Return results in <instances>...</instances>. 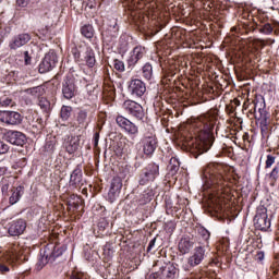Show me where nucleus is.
Wrapping results in <instances>:
<instances>
[{
    "mask_svg": "<svg viewBox=\"0 0 279 279\" xmlns=\"http://www.w3.org/2000/svg\"><path fill=\"white\" fill-rule=\"evenodd\" d=\"M72 113H73V107L71 106L61 107L60 117L62 121H69V119H71Z\"/></svg>",
    "mask_w": 279,
    "mask_h": 279,
    "instance_id": "34",
    "label": "nucleus"
},
{
    "mask_svg": "<svg viewBox=\"0 0 279 279\" xmlns=\"http://www.w3.org/2000/svg\"><path fill=\"white\" fill-rule=\"evenodd\" d=\"M213 124H204V136L201 137V142H199V149L202 151H208V149H210L213 147V143H215V136H213Z\"/></svg>",
    "mask_w": 279,
    "mask_h": 279,
    "instance_id": "9",
    "label": "nucleus"
},
{
    "mask_svg": "<svg viewBox=\"0 0 279 279\" xmlns=\"http://www.w3.org/2000/svg\"><path fill=\"white\" fill-rule=\"evenodd\" d=\"M129 93H131L133 97H143V95L147 93V86L138 78L131 80L129 84Z\"/></svg>",
    "mask_w": 279,
    "mask_h": 279,
    "instance_id": "18",
    "label": "nucleus"
},
{
    "mask_svg": "<svg viewBox=\"0 0 279 279\" xmlns=\"http://www.w3.org/2000/svg\"><path fill=\"white\" fill-rule=\"evenodd\" d=\"M204 189H216L220 193H228L226 186L228 181L223 177V166L221 163H208L203 170Z\"/></svg>",
    "mask_w": 279,
    "mask_h": 279,
    "instance_id": "1",
    "label": "nucleus"
},
{
    "mask_svg": "<svg viewBox=\"0 0 279 279\" xmlns=\"http://www.w3.org/2000/svg\"><path fill=\"white\" fill-rule=\"evenodd\" d=\"M57 64L58 54L54 51H49L39 64V73H49Z\"/></svg>",
    "mask_w": 279,
    "mask_h": 279,
    "instance_id": "10",
    "label": "nucleus"
},
{
    "mask_svg": "<svg viewBox=\"0 0 279 279\" xmlns=\"http://www.w3.org/2000/svg\"><path fill=\"white\" fill-rule=\"evenodd\" d=\"M16 4L20 8H27V5L29 4V0H16Z\"/></svg>",
    "mask_w": 279,
    "mask_h": 279,
    "instance_id": "52",
    "label": "nucleus"
},
{
    "mask_svg": "<svg viewBox=\"0 0 279 279\" xmlns=\"http://www.w3.org/2000/svg\"><path fill=\"white\" fill-rule=\"evenodd\" d=\"M254 226L256 230H260L262 232H267L271 228V218L267 215L265 207L257 208L254 217Z\"/></svg>",
    "mask_w": 279,
    "mask_h": 279,
    "instance_id": "4",
    "label": "nucleus"
},
{
    "mask_svg": "<svg viewBox=\"0 0 279 279\" xmlns=\"http://www.w3.org/2000/svg\"><path fill=\"white\" fill-rule=\"evenodd\" d=\"M24 62L25 64H32V57H29V51L24 52Z\"/></svg>",
    "mask_w": 279,
    "mask_h": 279,
    "instance_id": "53",
    "label": "nucleus"
},
{
    "mask_svg": "<svg viewBox=\"0 0 279 279\" xmlns=\"http://www.w3.org/2000/svg\"><path fill=\"white\" fill-rule=\"evenodd\" d=\"M208 206L214 209L215 213H221L223 208V199L219 196L211 195L209 197Z\"/></svg>",
    "mask_w": 279,
    "mask_h": 279,
    "instance_id": "26",
    "label": "nucleus"
},
{
    "mask_svg": "<svg viewBox=\"0 0 279 279\" xmlns=\"http://www.w3.org/2000/svg\"><path fill=\"white\" fill-rule=\"evenodd\" d=\"M113 68L116 69V71H119L120 73H123V71H125V63H123V61H121L119 59H114L113 60Z\"/></svg>",
    "mask_w": 279,
    "mask_h": 279,
    "instance_id": "41",
    "label": "nucleus"
},
{
    "mask_svg": "<svg viewBox=\"0 0 279 279\" xmlns=\"http://www.w3.org/2000/svg\"><path fill=\"white\" fill-rule=\"evenodd\" d=\"M116 123L128 136L134 141L136 136H138V125L136 123L132 122L130 119L123 117V116H117L116 117Z\"/></svg>",
    "mask_w": 279,
    "mask_h": 279,
    "instance_id": "3",
    "label": "nucleus"
},
{
    "mask_svg": "<svg viewBox=\"0 0 279 279\" xmlns=\"http://www.w3.org/2000/svg\"><path fill=\"white\" fill-rule=\"evenodd\" d=\"M160 175V167L156 163H148L140 179V184L145 186L148 182H154Z\"/></svg>",
    "mask_w": 279,
    "mask_h": 279,
    "instance_id": "7",
    "label": "nucleus"
},
{
    "mask_svg": "<svg viewBox=\"0 0 279 279\" xmlns=\"http://www.w3.org/2000/svg\"><path fill=\"white\" fill-rule=\"evenodd\" d=\"M81 34L85 38H93L95 36V28H93V25L85 24L83 27H81Z\"/></svg>",
    "mask_w": 279,
    "mask_h": 279,
    "instance_id": "31",
    "label": "nucleus"
},
{
    "mask_svg": "<svg viewBox=\"0 0 279 279\" xmlns=\"http://www.w3.org/2000/svg\"><path fill=\"white\" fill-rule=\"evenodd\" d=\"M279 178V166H275V168L268 174V181L270 186H276V182H278Z\"/></svg>",
    "mask_w": 279,
    "mask_h": 279,
    "instance_id": "35",
    "label": "nucleus"
},
{
    "mask_svg": "<svg viewBox=\"0 0 279 279\" xmlns=\"http://www.w3.org/2000/svg\"><path fill=\"white\" fill-rule=\"evenodd\" d=\"M8 143L11 145H16L17 147H23L27 143V136L20 131H8L5 134Z\"/></svg>",
    "mask_w": 279,
    "mask_h": 279,
    "instance_id": "14",
    "label": "nucleus"
},
{
    "mask_svg": "<svg viewBox=\"0 0 279 279\" xmlns=\"http://www.w3.org/2000/svg\"><path fill=\"white\" fill-rule=\"evenodd\" d=\"M254 260H256L257 263H263V260H265V252L257 251L254 256Z\"/></svg>",
    "mask_w": 279,
    "mask_h": 279,
    "instance_id": "46",
    "label": "nucleus"
},
{
    "mask_svg": "<svg viewBox=\"0 0 279 279\" xmlns=\"http://www.w3.org/2000/svg\"><path fill=\"white\" fill-rule=\"evenodd\" d=\"M69 186L72 190L82 189L84 186V174L82 173V165H77L70 175Z\"/></svg>",
    "mask_w": 279,
    "mask_h": 279,
    "instance_id": "12",
    "label": "nucleus"
},
{
    "mask_svg": "<svg viewBox=\"0 0 279 279\" xmlns=\"http://www.w3.org/2000/svg\"><path fill=\"white\" fill-rule=\"evenodd\" d=\"M193 250V242L190 238H182L179 242V252L181 254H189Z\"/></svg>",
    "mask_w": 279,
    "mask_h": 279,
    "instance_id": "28",
    "label": "nucleus"
},
{
    "mask_svg": "<svg viewBox=\"0 0 279 279\" xmlns=\"http://www.w3.org/2000/svg\"><path fill=\"white\" fill-rule=\"evenodd\" d=\"M38 106L40 107V109L44 112H47L51 108V102H49L48 99L45 98V97H39L38 98Z\"/></svg>",
    "mask_w": 279,
    "mask_h": 279,
    "instance_id": "37",
    "label": "nucleus"
},
{
    "mask_svg": "<svg viewBox=\"0 0 279 279\" xmlns=\"http://www.w3.org/2000/svg\"><path fill=\"white\" fill-rule=\"evenodd\" d=\"M121 189H123V180L120 177H114L111 180V185L108 193V199L111 204L121 195Z\"/></svg>",
    "mask_w": 279,
    "mask_h": 279,
    "instance_id": "15",
    "label": "nucleus"
},
{
    "mask_svg": "<svg viewBox=\"0 0 279 279\" xmlns=\"http://www.w3.org/2000/svg\"><path fill=\"white\" fill-rule=\"evenodd\" d=\"M32 40V35L27 33L19 34L17 36H14L11 41L9 43V48L12 51H16V49H21V47H25L27 43Z\"/></svg>",
    "mask_w": 279,
    "mask_h": 279,
    "instance_id": "17",
    "label": "nucleus"
},
{
    "mask_svg": "<svg viewBox=\"0 0 279 279\" xmlns=\"http://www.w3.org/2000/svg\"><path fill=\"white\" fill-rule=\"evenodd\" d=\"M131 54H133L137 60H143V57L145 56V47L136 46Z\"/></svg>",
    "mask_w": 279,
    "mask_h": 279,
    "instance_id": "38",
    "label": "nucleus"
},
{
    "mask_svg": "<svg viewBox=\"0 0 279 279\" xmlns=\"http://www.w3.org/2000/svg\"><path fill=\"white\" fill-rule=\"evenodd\" d=\"M24 93H27V95H32L33 97H39L45 95V88L43 86H35L32 88H27L24 90Z\"/></svg>",
    "mask_w": 279,
    "mask_h": 279,
    "instance_id": "33",
    "label": "nucleus"
},
{
    "mask_svg": "<svg viewBox=\"0 0 279 279\" xmlns=\"http://www.w3.org/2000/svg\"><path fill=\"white\" fill-rule=\"evenodd\" d=\"M25 230H27L26 219L19 218L8 223V234L10 236H21L25 234Z\"/></svg>",
    "mask_w": 279,
    "mask_h": 279,
    "instance_id": "8",
    "label": "nucleus"
},
{
    "mask_svg": "<svg viewBox=\"0 0 279 279\" xmlns=\"http://www.w3.org/2000/svg\"><path fill=\"white\" fill-rule=\"evenodd\" d=\"M142 75L144 77V80H151L154 77V66L150 65V63H146L143 68H142Z\"/></svg>",
    "mask_w": 279,
    "mask_h": 279,
    "instance_id": "32",
    "label": "nucleus"
},
{
    "mask_svg": "<svg viewBox=\"0 0 279 279\" xmlns=\"http://www.w3.org/2000/svg\"><path fill=\"white\" fill-rule=\"evenodd\" d=\"M275 162H276V156L267 155L265 169H271Z\"/></svg>",
    "mask_w": 279,
    "mask_h": 279,
    "instance_id": "44",
    "label": "nucleus"
},
{
    "mask_svg": "<svg viewBox=\"0 0 279 279\" xmlns=\"http://www.w3.org/2000/svg\"><path fill=\"white\" fill-rule=\"evenodd\" d=\"M122 108L124 112L136 119V121H143L145 119V109L134 100H125Z\"/></svg>",
    "mask_w": 279,
    "mask_h": 279,
    "instance_id": "5",
    "label": "nucleus"
},
{
    "mask_svg": "<svg viewBox=\"0 0 279 279\" xmlns=\"http://www.w3.org/2000/svg\"><path fill=\"white\" fill-rule=\"evenodd\" d=\"M37 123L39 125V130H43L45 128V121H43L41 118L37 119Z\"/></svg>",
    "mask_w": 279,
    "mask_h": 279,
    "instance_id": "56",
    "label": "nucleus"
},
{
    "mask_svg": "<svg viewBox=\"0 0 279 279\" xmlns=\"http://www.w3.org/2000/svg\"><path fill=\"white\" fill-rule=\"evenodd\" d=\"M0 105L3 106L4 108H8V106H14L12 105V99L11 98H4L0 100Z\"/></svg>",
    "mask_w": 279,
    "mask_h": 279,
    "instance_id": "50",
    "label": "nucleus"
},
{
    "mask_svg": "<svg viewBox=\"0 0 279 279\" xmlns=\"http://www.w3.org/2000/svg\"><path fill=\"white\" fill-rule=\"evenodd\" d=\"M184 270H185V271H189V267H185Z\"/></svg>",
    "mask_w": 279,
    "mask_h": 279,
    "instance_id": "61",
    "label": "nucleus"
},
{
    "mask_svg": "<svg viewBox=\"0 0 279 279\" xmlns=\"http://www.w3.org/2000/svg\"><path fill=\"white\" fill-rule=\"evenodd\" d=\"M143 153L145 156H153L158 147V138L154 134H146L143 138Z\"/></svg>",
    "mask_w": 279,
    "mask_h": 279,
    "instance_id": "13",
    "label": "nucleus"
},
{
    "mask_svg": "<svg viewBox=\"0 0 279 279\" xmlns=\"http://www.w3.org/2000/svg\"><path fill=\"white\" fill-rule=\"evenodd\" d=\"M154 245H156V238H154L153 240H150L148 246H147V252H151Z\"/></svg>",
    "mask_w": 279,
    "mask_h": 279,
    "instance_id": "55",
    "label": "nucleus"
},
{
    "mask_svg": "<svg viewBox=\"0 0 279 279\" xmlns=\"http://www.w3.org/2000/svg\"><path fill=\"white\" fill-rule=\"evenodd\" d=\"M99 132H101V126H98V131L94 133V147L99 146Z\"/></svg>",
    "mask_w": 279,
    "mask_h": 279,
    "instance_id": "47",
    "label": "nucleus"
},
{
    "mask_svg": "<svg viewBox=\"0 0 279 279\" xmlns=\"http://www.w3.org/2000/svg\"><path fill=\"white\" fill-rule=\"evenodd\" d=\"M75 121L76 128H81V130H86V128H88V111H78Z\"/></svg>",
    "mask_w": 279,
    "mask_h": 279,
    "instance_id": "25",
    "label": "nucleus"
},
{
    "mask_svg": "<svg viewBox=\"0 0 279 279\" xmlns=\"http://www.w3.org/2000/svg\"><path fill=\"white\" fill-rule=\"evenodd\" d=\"M258 32H259V34L269 35V34H271L274 32V27L271 26V24L266 23V24H264L263 26H260L258 28Z\"/></svg>",
    "mask_w": 279,
    "mask_h": 279,
    "instance_id": "40",
    "label": "nucleus"
},
{
    "mask_svg": "<svg viewBox=\"0 0 279 279\" xmlns=\"http://www.w3.org/2000/svg\"><path fill=\"white\" fill-rule=\"evenodd\" d=\"M168 171L172 175H175V173H178V171H180V160H178V158L172 157L170 159L169 165H168Z\"/></svg>",
    "mask_w": 279,
    "mask_h": 279,
    "instance_id": "30",
    "label": "nucleus"
},
{
    "mask_svg": "<svg viewBox=\"0 0 279 279\" xmlns=\"http://www.w3.org/2000/svg\"><path fill=\"white\" fill-rule=\"evenodd\" d=\"M70 279H86V275L84 272H72Z\"/></svg>",
    "mask_w": 279,
    "mask_h": 279,
    "instance_id": "49",
    "label": "nucleus"
},
{
    "mask_svg": "<svg viewBox=\"0 0 279 279\" xmlns=\"http://www.w3.org/2000/svg\"><path fill=\"white\" fill-rule=\"evenodd\" d=\"M108 226H109V223H108V221H106V219H102V220H100V221L98 222V228H99V230H105V229L108 228Z\"/></svg>",
    "mask_w": 279,
    "mask_h": 279,
    "instance_id": "51",
    "label": "nucleus"
},
{
    "mask_svg": "<svg viewBox=\"0 0 279 279\" xmlns=\"http://www.w3.org/2000/svg\"><path fill=\"white\" fill-rule=\"evenodd\" d=\"M0 121L7 125H21L23 116L16 111H0Z\"/></svg>",
    "mask_w": 279,
    "mask_h": 279,
    "instance_id": "11",
    "label": "nucleus"
},
{
    "mask_svg": "<svg viewBox=\"0 0 279 279\" xmlns=\"http://www.w3.org/2000/svg\"><path fill=\"white\" fill-rule=\"evenodd\" d=\"M233 104H234L235 108H236V106H241V101H239L236 99L233 101Z\"/></svg>",
    "mask_w": 279,
    "mask_h": 279,
    "instance_id": "60",
    "label": "nucleus"
},
{
    "mask_svg": "<svg viewBox=\"0 0 279 279\" xmlns=\"http://www.w3.org/2000/svg\"><path fill=\"white\" fill-rule=\"evenodd\" d=\"M58 256H62V251H60V248L54 247L53 251L45 248L44 253H41V258L38 260V266L45 267L49 260H56Z\"/></svg>",
    "mask_w": 279,
    "mask_h": 279,
    "instance_id": "19",
    "label": "nucleus"
},
{
    "mask_svg": "<svg viewBox=\"0 0 279 279\" xmlns=\"http://www.w3.org/2000/svg\"><path fill=\"white\" fill-rule=\"evenodd\" d=\"M126 62H128L129 69H134V66L138 64V59L133 53H131Z\"/></svg>",
    "mask_w": 279,
    "mask_h": 279,
    "instance_id": "42",
    "label": "nucleus"
},
{
    "mask_svg": "<svg viewBox=\"0 0 279 279\" xmlns=\"http://www.w3.org/2000/svg\"><path fill=\"white\" fill-rule=\"evenodd\" d=\"M14 254L5 253L2 258H0V274L10 272V265H14Z\"/></svg>",
    "mask_w": 279,
    "mask_h": 279,
    "instance_id": "23",
    "label": "nucleus"
},
{
    "mask_svg": "<svg viewBox=\"0 0 279 279\" xmlns=\"http://www.w3.org/2000/svg\"><path fill=\"white\" fill-rule=\"evenodd\" d=\"M97 5V2H95V0H89V2H87L86 8H88L89 10L95 9Z\"/></svg>",
    "mask_w": 279,
    "mask_h": 279,
    "instance_id": "54",
    "label": "nucleus"
},
{
    "mask_svg": "<svg viewBox=\"0 0 279 279\" xmlns=\"http://www.w3.org/2000/svg\"><path fill=\"white\" fill-rule=\"evenodd\" d=\"M63 147L68 154H75L80 149V136H68L64 140Z\"/></svg>",
    "mask_w": 279,
    "mask_h": 279,
    "instance_id": "21",
    "label": "nucleus"
},
{
    "mask_svg": "<svg viewBox=\"0 0 279 279\" xmlns=\"http://www.w3.org/2000/svg\"><path fill=\"white\" fill-rule=\"evenodd\" d=\"M45 151L48 154H53L56 151V143L52 141L47 142L45 145Z\"/></svg>",
    "mask_w": 279,
    "mask_h": 279,
    "instance_id": "43",
    "label": "nucleus"
},
{
    "mask_svg": "<svg viewBox=\"0 0 279 279\" xmlns=\"http://www.w3.org/2000/svg\"><path fill=\"white\" fill-rule=\"evenodd\" d=\"M72 56L75 62H82V54L80 53V50L77 48H72Z\"/></svg>",
    "mask_w": 279,
    "mask_h": 279,
    "instance_id": "45",
    "label": "nucleus"
},
{
    "mask_svg": "<svg viewBox=\"0 0 279 279\" xmlns=\"http://www.w3.org/2000/svg\"><path fill=\"white\" fill-rule=\"evenodd\" d=\"M234 108H235L234 105L227 107L229 114H232L234 112Z\"/></svg>",
    "mask_w": 279,
    "mask_h": 279,
    "instance_id": "58",
    "label": "nucleus"
},
{
    "mask_svg": "<svg viewBox=\"0 0 279 279\" xmlns=\"http://www.w3.org/2000/svg\"><path fill=\"white\" fill-rule=\"evenodd\" d=\"M23 193H25V187H23L22 185L15 187V190L12 192V195L9 198V204H11V206L17 204L21 201V197H23Z\"/></svg>",
    "mask_w": 279,
    "mask_h": 279,
    "instance_id": "27",
    "label": "nucleus"
},
{
    "mask_svg": "<svg viewBox=\"0 0 279 279\" xmlns=\"http://www.w3.org/2000/svg\"><path fill=\"white\" fill-rule=\"evenodd\" d=\"M153 199L154 191L146 190L140 195L137 203L140 204V206H145L146 204H149V202H151Z\"/></svg>",
    "mask_w": 279,
    "mask_h": 279,
    "instance_id": "29",
    "label": "nucleus"
},
{
    "mask_svg": "<svg viewBox=\"0 0 279 279\" xmlns=\"http://www.w3.org/2000/svg\"><path fill=\"white\" fill-rule=\"evenodd\" d=\"M178 278V268L173 264H166L160 267V279H175Z\"/></svg>",
    "mask_w": 279,
    "mask_h": 279,
    "instance_id": "22",
    "label": "nucleus"
},
{
    "mask_svg": "<svg viewBox=\"0 0 279 279\" xmlns=\"http://www.w3.org/2000/svg\"><path fill=\"white\" fill-rule=\"evenodd\" d=\"M69 206H74V208H80V204H77V203H69Z\"/></svg>",
    "mask_w": 279,
    "mask_h": 279,
    "instance_id": "59",
    "label": "nucleus"
},
{
    "mask_svg": "<svg viewBox=\"0 0 279 279\" xmlns=\"http://www.w3.org/2000/svg\"><path fill=\"white\" fill-rule=\"evenodd\" d=\"M62 95L64 99H73L75 97V82H73V78L66 76L63 80Z\"/></svg>",
    "mask_w": 279,
    "mask_h": 279,
    "instance_id": "20",
    "label": "nucleus"
},
{
    "mask_svg": "<svg viewBox=\"0 0 279 279\" xmlns=\"http://www.w3.org/2000/svg\"><path fill=\"white\" fill-rule=\"evenodd\" d=\"M149 278L151 279H158V278H160V270L158 271V272H154V274H151L150 276H149Z\"/></svg>",
    "mask_w": 279,
    "mask_h": 279,
    "instance_id": "57",
    "label": "nucleus"
},
{
    "mask_svg": "<svg viewBox=\"0 0 279 279\" xmlns=\"http://www.w3.org/2000/svg\"><path fill=\"white\" fill-rule=\"evenodd\" d=\"M8 151H10V146H8V144H5L4 142L0 141V155L8 154Z\"/></svg>",
    "mask_w": 279,
    "mask_h": 279,
    "instance_id": "48",
    "label": "nucleus"
},
{
    "mask_svg": "<svg viewBox=\"0 0 279 279\" xmlns=\"http://www.w3.org/2000/svg\"><path fill=\"white\" fill-rule=\"evenodd\" d=\"M130 10H145L148 14L156 12L158 4L156 0H126Z\"/></svg>",
    "mask_w": 279,
    "mask_h": 279,
    "instance_id": "6",
    "label": "nucleus"
},
{
    "mask_svg": "<svg viewBox=\"0 0 279 279\" xmlns=\"http://www.w3.org/2000/svg\"><path fill=\"white\" fill-rule=\"evenodd\" d=\"M84 62L88 69H93L97 64V59L95 58V50L90 47H86L84 53Z\"/></svg>",
    "mask_w": 279,
    "mask_h": 279,
    "instance_id": "24",
    "label": "nucleus"
},
{
    "mask_svg": "<svg viewBox=\"0 0 279 279\" xmlns=\"http://www.w3.org/2000/svg\"><path fill=\"white\" fill-rule=\"evenodd\" d=\"M204 258H206V248L204 246H196L193 254L187 258V265L190 267H197V265H202Z\"/></svg>",
    "mask_w": 279,
    "mask_h": 279,
    "instance_id": "16",
    "label": "nucleus"
},
{
    "mask_svg": "<svg viewBox=\"0 0 279 279\" xmlns=\"http://www.w3.org/2000/svg\"><path fill=\"white\" fill-rule=\"evenodd\" d=\"M1 192H2V195H8V191H10V179L9 178H3L2 181H1Z\"/></svg>",
    "mask_w": 279,
    "mask_h": 279,
    "instance_id": "39",
    "label": "nucleus"
},
{
    "mask_svg": "<svg viewBox=\"0 0 279 279\" xmlns=\"http://www.w3.org/2000/svg\"><path fill=\"white\" fill-rule=\"evenodd\" d=\"M254 109L250 110L251 114H255L256 110H258V114H255L256 121L259 123L262 136H267L269 132V112L265 109V98L260 100H254Z\"/></svg>",
    "mask_w": 279,
    "mask_h": 279,
    "instance_id": "2",
    "label": "nucleus"
},
{
    "mask_svg": "<svg viewBox=\"0 0 279 279\" xmlns=\"http://www.w3.org/2000/svg\"><path fill=\"white\" fill-rule=\"evenodd\" d=\"M197 234L201 235L203 241H208L210 239V231L207 230L206 228L198 226L196 227Z\"/></svg>",
    "mask_w": 279,
    "mask_h": 279,
    "instance_id": "36",
    "label": "nucleus"
}]
</instances>
